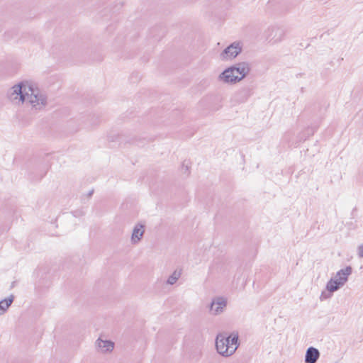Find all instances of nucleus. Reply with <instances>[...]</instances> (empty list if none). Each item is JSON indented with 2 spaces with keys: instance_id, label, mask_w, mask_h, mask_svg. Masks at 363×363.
<instances>
[{
  "instance_id": "obj_17",
  "label": "nucleus",
  "mask_w": 363,
  "mask_h": 363,
  "mask_svg": "<svg viewBox=\"0 0 363 363\" xmlns=\"http://www.w3.org/2000/svg\"><path fill=\"white\" fill-rule=\"evenodd\" d=\"M333 295V293H330L329 291L328 292H325V291H323L321 293V295H320V300H324V299H327V298H329L332 296Z\"/></svg>"
},
{
  "instance_id": "obj_20",
  "label": "nucleus",
  "mask_w": 363,
  "mask_h": 363,
  "mask_svg": "<svg viewBox=\"0 0 363 363\" xmlns=\"http://www.w3.org/2000/svg\"><path fill=\"white\" fill-rule=\"evenodd\" d=\"M93 193H94V189H91V191H89V193L87 194V196H88V197L91 196H92V194H93Z\"/></svg>"
},
{
  "instance_id": "obj_13",
  "label": "nucleus",
  "mask_w": 363,
  "mask_h": 363,
  "mask_svg": "<svg viewBox=\"0 0 363 363\" xmlns=\"http://www.w3.org/2000/svg\"><path fill=\"white\" fill-rule=\"evenodd\" d=\"M13 300L14 296L11 294L9 297L0 301V315L4 314L8 310Z\"/></svg>"
},
{
  "instance_id": "obj_3",
  "label": "nucleus",
  "mask_w": 363,
  "mask_h": 363,
  "mask_svg": "<svg viewBox=\"0 0 363 363\" xmlns=\"http://www.w3.org/2000/svg\"><path fill=\"white\" fill-rule=\"evenodd\" d=\"M229 340L225 339V337L220 338L219 336L216 337V347L218 352L223 357H230L238 349V345L235 347L228 346Z\"/></svg>"
},
{
  "instance_id": "obj_11",
  "label": "nucleus",
  "mask_w": 363,
  "mask_h": 363,
  "mask_svg": "<svg viewBox=\"0 0 363 363\" xmlns=\"http://www.w3.org/2000/svg\"><path fill=\"white\" fill-rule=\"evenodd\" d=\"M144 233V225L142 224H137L133 230L131 240L132 242L135 243L140 240Z\"/></svg>"
},
{
  "instance_id": "obj_8",
  "label": "nucleus",
  "mask_w": 363,
  "mask_h": 363,
  "mask_svg": "<svg viewBox=\"0 0 363 363\" xmlns=\"http://www.w3.org/2000/svg\"><path fill=\"white\" fill-rule=\"evenodd\" d=\"M226 303L225 299L223 297H218L211 303L210 311L214 315L220 314L223 312V308L225 307Z\"/></svg>"
},
{
  "instance_id": "obj_7",
  "label": "nucleus",
  "mask_w": 363,
  "mask_h": 363,
  "mask_svg": "<svg viewBox=\"0 0 363 363\" xmlns=\"http://www.w3.org/2000/svg\"><path fill=\"white\" fill-rule=\"evenodd\" d=\"M347 282L345 277H340L338 279L331 278L326 284V289L330 293H333L340 289Z\"/></svg>"
},
{
  "instance_id": "obj_2",
  "label": "nucleus",
  "mask_w": 363,
  "mask_h": 363,
  "mask_svg": "<svg viewBox=\"0 0 363 363\" xmlns=\"http://www.w3.org/2000/svg\"><path fill=\"white\" fill-rule=\"evenodd\" d=\"M250 65L247 62L236 63L225 69L218 77L220 81L234 84L242 80L250 73Z\"/></svg>"
},
{
  "instance_id": "obj_9",
  "label": "nucleus",
  "mask_w": 363,
  "mask_h": 363,
  "mask_svg": "<svg viewBox=\"0 0 363 363\" xmlns=\"http://www.w3.org/2000/svg\"><path fill=\"white\" fill-rule=\"evenodd\" d=\"M320 357L319 350L313 347L307 349L305 354V363H316Z\"/></svg>"
},
{
  "instance_id": "obj_12",
  "label": "nucleus",
  "mask_w": 363,
  "mask_h": 363,
  "mask_svg": "<svg viewBox=\"0 0 363 363\" xmlns=\"http://www.w3.org/2000/svg\"><path fill=\"white\" fill-rule=\"evenodd\" d=\"M317 129V126H308L303 131L298 134V142L305 141L308 138L313 135Z\"/></svg>"
},
{
  "instance_id": "obj_10",
  "label": "nucleus",
  "mask_w": 363,
  "mask_h": 363,
  "mask_svg": "<svg viewBox=\"0 0 363 363\" xmlns=\"http://www.w3.org/2000/svg\"><path fill=\"white\" fill-rule=\"evenodd\" d=\"M96 344L102 352H111L114 347V344L112 341L103 340L100 337L96 340Z\"/></svg>"
},
{
  "instance_id": "obj_4",
  "label": "nucleus",
  "mask_w": 363,
  "mask_h": 363,
  "mask_svg": "<svg viewBox=\"0 0 363 363\" xmlns=\"http://www.w3.org/2000/svg\"><path fill=\"white\" fill-rule=\"evenodd\" d=\"M285 35V31L279 27L272 26L265 31L267 40L272 44L281 42Z\"/></svg>"
},
{
  "instance_id": "obj_18",
  "label": "nucleus",
  "mask_w": 363,
  "mask_h": 363,
  "mask_svg": "<svg viewBox=\"0 0 363 363\" xmlns=\"http://www.w3.org/2000/svg\"><path fill=\"white\" fill-rule=\"evenodd\" d=\"M189 167L188 164H185V162H184L182 164V173L186 174L188 175L189 174Z\"/></svg>"
},
{
  "instance_id": "obj_14",
  "label": "nucleus",
  "mask_w": 363,
  "mask_h": 363,
  "mask_svg": "<svg viewBox=\"0 0 363 363\" xmlns=\"http://www.w3.org/2000/svg\"><path fill=\"white\" fill-rule=\"evenodd\" d=\"M225 339L229 340V344H228V346L229 345L230 347H235L238 345V347L240 345L239 335L238 332H233L228 337H225Z\"/></svg>"
},
{
  "instance_id": "obj_1",
  "label": "nucleus",
  "mask_w": 363,
  "mask_h": 363,
  "mask_svg": "<svg viewBox=\"0 0 363 363\" xmlns=\"http://www.w3.org/2000/svg\"><path fill=\"white\" fill-rule=\"evenodd\" d=\"M19 96V101L22 103L28 101L36 109H40L47 104V97L41 94L38 89H34L27 82H21L12 87L10 94L11 99H16Z\"/></svg>"
},
{
  "instance_id": "obj_6",
  "label": "nucleus",
  "mask_w": 363,
  "mask_h": 363,
  "mask_svg": "<svg viewBox=\"0 0 363 363\" xmlns=\"http://www.w3.org/2000/svg\"><path fill=\"white\" fill-rule=\"evenodd\" d=\"M252 94V89L245 86L237 91L233 96V101L237 104L245 102Z\"/></svg>"
},
{
  "instance_id": "obj_5",
  "label": "nucleus",
  "mask_w": 363,
  "mask_h": 363,
  "mask_svg": "<svg viewBox=\"0 0 363 363\" xmlns=\"http://www.w3.org/2000/svg\"><path fill=\"white\" fill-rule=\"evenodd\" d=\"M242 52L240 43L234 42L225 48L220 53L222 60L233 59Z\"/></svg>"
},
{
  "instance_id": "obj_19",
  "label": "nucleus",
  "mask_w": 363,
  "mask_h": 363,
  "mask_svg": "<svg viewBox=\"0 0 363 363\" xmlns=\"http://www.w3.org/2000/svg\"><path fill=\"white\" fill-rule=\"evenodd\" d=\"M357 255L359 257L363 258V245H360L357 249Z\"/></svg>"
},
{
  "instance_id": "obj_16",
  "label": "nucleus",
  "mask_w": 363,
  "mask_h": 363,
  "mask_svg": "<svg viewBox=\"0 0 363 363\" xmlns=\"http://www.w3.org/2000/svg\"><path fill=\"white\" fill-rule=\"evenodd\" d=\"M181 271L175 270L167 279V283L170 285H173L177 282L181 276Z\"/></svg>"
},
{
  "instance_id": "obj_15",
  "label": "nucleus",
  "mask_w": 363,
  "mask_h": 363,
  "mask_svg": "<svg viewBox=\"0 0 363 363\" xmlns=\"http://www.w3.org/2000/svg\"><path fill=\"white\" fill-rule=\"evenodd\" d=\"M352 268L350 266H347L345 269H342L337 272L336 276L339 278L340 277H345L347 278V281L348 280V277L352 274Z\"/></svg>"
}]
</instances>
